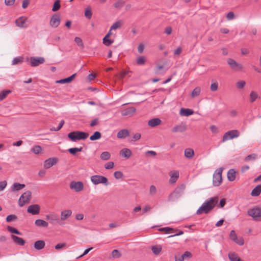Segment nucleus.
Returning <instances> with one entry per match:
<instances>
[{"label": "nucleus", "instance_id": "nucleus-37", "mask_svg": "<svg viewBox=\"0 0 261 261\" xmlns=\"http://www.w3.org/2000/svg\"><path fill=\"white\" fill-rule=\"evenodd\" d=\"M179 177V173L178 172H174L172 175L170 177V178L169 179V182L171 184H174L175 183L177 178Z\"/></svg>", "mask_w": 261, "mask_h": 261}, {"label": "nucleus", "instance_id": "nucleus-8", "mask_svg": "<svg viewBox=\"0 0 261 261\" xmlns=\"http://www.w3.org/2000/svg\"><path fill=\"white\" fill-rule=\"evenodd\" d=\"M32 196V193L28 191L22 194L19 199V205L22 207L26 203H29Z\"/></svg>", "mask_w": 261, "mask_h": 261}, {"label": "nucleus", "instance_id": "nucleus-19", "mask_svg": "<svg viewBox=\"0 0 261 261\" xmlns=\"http://www.w3.org/2000/svg\"><path fill=\"white\" fill-rule=\"evenodd\" d=\"M129 132L127 129H123L117 133V137L118 139H124L129 136Z\"/></svg>", "mask_w": 261, "mask_h": 261}, {"label": "nucleus", "instance_id": "nucleus-50", "mask_svg": "<svg viewBox=\"0 0 261 261\" xmlns=\"http://www.w3.org/2000/svg\"><path fill=\"white\" fill-rule=\"evenodd\" d=\"M17 219V217L14 214L9 215L6 218V221L8 222H11L16 220Z\"/></svg>", "mask_w": 261, "mask_h": 261}, {"label": "nucleus", "instance_id": "nucleus-39", "mask_svg": "<svg viewBox=\"0 0 261 261\" xmlns=\"http://www.w3.org/2000/svg\"><path fill=\"white\" fill-rule=\"evenodd\" d=\"M100 157L101 160L107 161L110 159L111 154L108 151H104L101 153Z\"/></svg>", "mask_w": 261, "mask_h": 261}, {"label": "nucleus", "instance_id": "nucleus-6", "mask_svg": "<svg viewBox=\"0 0 261 261\" xmlns=\"http://www.w3.org/2000/svg\"><path fill=\"white\" fill-rule=\"evenodd\" d=\"M248 215L252 217L255 221L261 220V208L258 207H254L247 211Z\"/></svg>", "mask_w": 261, "mask_h": 261}, {"label": "nucleus", "instance_id": "nucleus-5", "mask_svg": "<svg viewBox=\"0 0 261 261\" xmlns=\"http://www.w3.org/2000/svg\"><path fill=\"white\" fill-rule=\"evenodd\" d=\"M223 168L221 167L217 169L213 174V185L214 186H219L222 183V173Z\"/></svg>", "mask_w": 261, "mask_h": 261}, {"label": "nucleus", "instance_id": "nucleus-17", "mask_svg": "<svg viewBox=\"0 0 261 261\" xmlns=\"http://www.w3.org/2000/svg\"><path fill=\"white\" fill-rule=\"evenodd\" d=\"M187 126L185 124L181 123L176 126H175L172 128V132L173 133H182L187 130Z\"/></svg>", "mask_w": 261, "mask_h": 261}, {"label": "nucleus", "instance_id": "nucleus-36", "mask_svg": "<svg viewBox=\"0 0 261 261\" xmlns=\"http://www.w3.org/2000/svg\"><path fill=\"white\" fill-rule=\"evenodd\" d=\"M101 137V134L99 132L96 131L90 137L91 141H95L99 139Z\"/></svg>", "mask_w": 261, "mask_h": 261}, {"label": "nucleus", "instance_id": "nucleus-55", "mask_svg": "<svg viewBox=\"0 0 261 261\" xmlns=\"http://www.w3.org/2000/svg\"><path fill=\"white\" fill-rule=\"evenodd\" d=\"M64 124V121L63 120H62L60 121V122L59 123V124L57 127H56V128L53 127V128H51V130H54L56 132L58 131L62 127Z\"/></svg>", "mask_w": 261, "mask_h": 261}, {"label": "nucleus", "instance_id": "nucleus-42", "mask_svg": "<svg viewBox=\"0 0 261 261\" xmlns=\"http://www.w3.org/2000/svg\"><path fill=\"white\" fill-rule=\"evenodd\" d=\"M31 150L34 153L38 154L41 151L42 148L40 146L36 145L31 149Z\"/></svg>", "mask_w": 261, "mask_h": 261}, {"label": "nucleus", "instance_id": "nucleus-18", "mask_svg": "<svg viewBox=\"0 0 261 261\" xmlns=\"http://www.w3.org/2000/svg\"><path fill=\"white\" fill-rule=\"evenodd\" d=\"M136 111L135 107H131L127 108L121 111V115L122 116H132Z\"/></svg>", "mask_w": 261, "mask_h": 261}, {"label": "nucleus", "instance_id": "nucleus-45", "mask_svg": "<svg viewBox=\"0 0 261 261\" xmlns=\"http://www.w3.org/2000/svg\"><path fill=\"white\" fill-rule=\"evenodd\" d=\"M11 92L10 90H4L0 93V100L2 101L5 99L9 93Z\"/></svg>", "mask_w": 261, "mask_h": 261}, {"label": "nucleus", "instance_id": "nucleus-38", "mask_svg": "<svg viewBox=\"0 0 261 261\" xmlns=\"http://www.w3.org/2000/svg\"><path fill=\"white\" fill-rule=\"evenodd\" d=\"M7 229L10 232L12 233H14L20 236L22 235V233L21 232H20L16 228L12 226H8Z\"/></svg>", "mask_w": 261, "mask_h": 261}, {"label": "nucleus", "instance_id": "nucleus-28", "mask_svg": "<svg viewBox=\"0 0 261 261\" xmlns=\"http://www.w3.org/2000/svg\"><path fill=\"white\" fill-rule=\"evenodd\" d=\"M236 175V172L233 169H230L227 172V178L230 181H232L235 180Z\"/></svg>", "mask_w": 261, "mask_h": 261}, {"label": "nucleus", "instance_id": "nucleus-64", "mask_svg": "<svg viewBox=\"0 0 261 261\" xmlns=\"http://www.w3.org/2000/svg\"><path fill=\"white\" fill-rule=\"evenodd\" d=\"M234 13L232 12H230L227 14L226 18L228 20H232L234 18Z\"/></svg>", "mask_w": 261, "mask_h": 261}, {"label": "nucleus", "instance_id": "nucleus-11", "mask_svg": "<svg viewBox=\"0 0 261 261\" xmlns=\"http://www.w3.org/2000/svg\"><path fill=\"white\" fill-rule=\"evenodd\" d=\"M69 187L76 192L82 191L84 189V185L82 181H72L70 182Z\"/></svg>", "mask_w": 261, "mask_h": 261}, {"label": "nucleus", "instance_id": "nucleus-10", "mask_svg": "<svg viewBox=\"0 0 261 261\" xmlns=\"http://www.w3.org/2000/svg\"><path fill=\"white\" fill-rule=\"evenodd\" d=\"M229 238L232 241L239 245L242 246L244 244L243 238L242 237L238 238L235 231L233 230L230 231L229 234Z\"/></svg>", "mask_w": 261, "mask_h": 261}, {"label": "nucleus", "instance_id": "nucleus-14", "mask_svg": "<svg viewBox=\"0 0 261 261\" xmlns=\"http://www.w3.org/2000/svg\"><path fill=\"white\" fill-rule=\"evenodd\" d=\"M40 207L38 204H32L28 206L27 212L33 215L39 214Z\"/></svg>", "mask_w": 261, "mask_h": 261}, {"label": "nucleus", "instance_id": "nucleus-48", "mask_svg": "<svg viewBox=\"0 0 261 261\" xmlns=\"http://www.w3.org/2000/svg\"><path fill=\"white\" fill-rule=\"evenodd\" d=\"M257 158V155L255 153H253V154H249L248 155H247L245 159H244V161L245 162H249L251 160H254L256 159Z\"/></svg>", "mask_w": 261, "mask_h": 261}, {"label": "nucleus", "instance_id": "nucleus-33", "mask_svg": "<svg viewBox=\"0 0 261 261\" xmlns=\"http://www.w3.org/2000/svg\"><path fill=\"white\" fill-rule=\"evenodd\" d=\"M162 248L160 245H154L152 246L151 250L155 255H159L161 252Z\"/></svg>", "mask_w": 261, "mask_h": 261}, {"label": "nucleus", "instance_id": "nucleus-2", "mask_svg": "<svg viewBox=\"0 0 261 261\" xmlns=\"http://www.w3.org/2000/svg\"><path fill=\"white\" fill-rule=\"evenodd\" d=\"M185 189V185L181 184V185L178 186L168 196V200L169 201H173L178 199L182 195Z\"/></svg>", "mask_w": 261, "mask_h": 261}, {"label": "nucleus", "instance_id": "nucleus-27", "mask_svg": "<svg viewBox=\"0 0 261 261\" xmlns=\"http://www.w3.org/2000/svg\"><path fill=\"white\" fill-rule=\"evenodd\" d=\"M45 243L43 240H38L34 243V247L37 250H40L44 248Z\"/></svg>", "mask_w": 261, "mask_h": 261}, {"label": "nucleus", "instance_id": "nucleus-51", "mask_svg": "<svg viewBox=\"0 0 261 261\" xmlns=\"http://www.w3.org/2000/svg\"><path fill=\"white\" fill-rule=\"evenodd\" d=\"M121 25V23L119 21H116L113 24L111 27L110 30L111 31L112 30H116L119 28H120Z\"/></svg>", "mask_w": 261, "mask_h": 261}, {"label": "nucleus", "instance_id": "nucleus-60", "mask_svg": "<svg viewBox=\"0 0 261 261\" xmlns=\"http://www.w3.org/2000/svg\"><path fill=\"white\" fill-rule=\"evenodd\" d=\"M114 163L113 162H110L105 164V167L106 169H111L114 167Z\"/></svg>", "mask_w": 261, "mask_h": 261}, {"label": "nucleus", "instance_id": "nucleus-12", "mask_svg": "<svg viewBox=\"0 0 261 261\" xmlns=\"http://www.w3.org/2000/svg\"><path fill=\"white\" fill-rule=\"evenodd\" d=\"M45 61L44 58L41 57H33L30 58V65L32 67L38 66L43 64Z\"/></svg>", "mask_w": 261, "mask_h": 261}, {"label": "nucleus", "instance_id": "nucleus-30", "mask_svg": "<svg viewBox=\"0 0 261 261\" xmlns=\"http://www.w3.org/2000/svg\"><path fill=\"white\" fill-rule=\"evenodd\" d=\"M35 224L36 226L39 227H47L48 225V223L42 219H37L35 221Z\"/></svg>", "mask_w": 261, "mask_h": 261}, {"label": "nucleus", "instance_id": "nucleus-44", "mask_svg": "<svg viewBox=\"0 0 261 261\" xmlns=\"http://www.w3.org/2000/svg\"><path fill=\"white\" fill-rule=\"evenodd\" d=\"M61 7L60 2L59 0H57L54 4L52 11L54 12H56L58 11Z\"/></svg>", "mask_w": 261, "mask_h": 261}, {"label": "nucleus", "instance_id": "nucleus-21", "mask_svg": "<svg viewBox=\"0 0 261 261\" xmlns=\"http://www.w3.org/2000/svg\"><path fill=\"white\" fill-rule=\"evenodd\" d=\"M112 34L111 30H110L107 35L103 38V43L107 46H110L114 42L113 40L109 39Z\"/></svg>", "mask_w": 261, "mask_h": 261}, {"label": "nucleus", "instance_id": "nucleus-20", "mask_svg": "<svg viewBox=\"0 0 261 261\" xmlns=\"http://www.w3.org/2000/svg\"><path fill=\"white\" fill-rule=\"evenodd\" d=\"M11 237L12 240L14 241V242L17 245L23 246L25 243L24 240L12 234L11 236Z\"/></svg>", "mask_w": 261, "mask_h": 261}, {"label": "nucleus", "instance_id": "nucleus-49", "mask_svg": "<svg viewBox=\"0 0 261 261\" xmlns=\"http://www.w3.org/2000/svg\"><path fill=\"white\" fill-rule=\"evenodd\" d=\"M125 2L123 0H119L114 4V7L117 9L121 8L124 5Z\"/></svg>", "mask_w": 261, "mask_h": 261}, {"label": "nucleus", "instance_id": "nucleus-4", "mask_svg": "<svg viewBox=\"0 0 261 261\" xmlns=\"http://www.w3.org/2000/svg\"><path fill=\"white\" fill-rule=\"evenodd\" d=\"M91 182L95 185L99 184H103L105 186L109 185L108 179L105 176L102 175H95L90 177Z\"/></svg>", "mask_w": 261, "mask_h": 261}, {"label": "nucleus", "instance_id": "nucleus-35", "mask_svg": "<svg viewBox=\"0 0 261 261\" xmlns=\"http://www.w3.org/2000/svg\"><path fill=\"white\" fill-rule=\"evenodd\" d=\"M50 222L51 223H54L55 222H56L60 225H63V223L61 222V221L57 218V215L54 213L51 214Z\"/></svg>", "mask_w": 261, "mask_h": 261}, {"label": "nucleus", "instance_id": "nucleus-34", "mask_svg": "<svg viewBox=\"0 0 261 261\" xmlns=\"http://www.w3.org/2000/svg\"><path fill=\"white\" fill-rule=\"evenodd\" d=\"M24 58L23 57H17L14 58L12 61V65H15L22 63L23 62Z\"/></svg>", "mask_w": 261, "mask_h": 261}, {"label": "nucleus", "instance_id": "nucleus-40", "mask_svg": "<svg viewBox=\"0 0 261 261\" xmlns=\"http://www.w3.org/2000/svg\"><path fill=\"white\" fill-rule=\"evenodd\" d=\"M201 89L199 87H196L191 93V96L192 97H195L198 96L200 93Z\"/></svg>", "mask_w": 261, "mask_h": 261}, {"label": "nucleus", "instance_id": "nucleus-58", "mask_svg": "<svg viewBox=\"0 0 261 261\" xmlns=\"http://www.w3.org/2000/svg\"><path fill=\"white\" fill-rule=\"evenodd\" d=\"M183 257L184 259H187L192 256V253L189 251H186L182 255H181Z\"/></svg>", "mask_w": 261, "mask_h": 261}, {"label": "nucleus", "instance_id": "nucleus-26", "mask_svg": "<svg viewBox=\"0 0 261 261\" xmlns=\"http://www.w3.org/2000/svg\"><path fill=\"white\" fill-rule=\"evenodd\" d=\"M261 192V184L257 185L251 191L250 195L253 197L259 195Z\"/></svg>", "mask_w": 261, "mask_h": 261}, {"label": "nucleus", "instance_id": "nucleus-24", "mask_svg": "<svg viewBox=\"0 0 261 261\" xmlns=\"http://www.w3.org/2000/svg\"><path fill=\"white\" fill-rule=\"evenodd\" d=\"M72 211L70 210L62 211L61 213V220L64 221L71 216Z\"/></svg>", "mask_w": 261, "mask_h": 261}, {"label": "nucleus", "instance_id": "nucleus-25", "mask_svg": "<svg viewBox=\"0 0 261 261\" xmlns=\"http://www.w3.org/2000/svg\"><path fill=\"white\" fill-rule=\"evenodd\" d=\"M193 113L194 111L190 109L181 108L179 111V114L184 116H189Z\"/></svg>", "mask_w": 261, "mask_h": 261}, {"label": "nucleus", "instance_id": "nucleus-23", "mask_svg": "<svg viewBox=\"0 0 261 261\" xmlns=\"http://www.w3.org/2000/svg\"><path fill=\"white\" fill-rule=\"evenodd\" d=\"M161 123V120L160 119L158 118L151 119L148 122V125L151 127L156 126L160 125Z\"/></svg>", "mask_w": 261, "mask_h": 261}, {"label": "nucleus", "instance_id": "nucleus-13", "mask_svg": "<svg viewBox=\"0 0 261 261\" xmlns=\"http://www.w3.org/2000/svg\"><path fill=\"white\" fill-rule=\"evenodd\" d=\"M60 21V15L55 14L51 17L49 24L51 27L56 28L59 25Z\"/></svg>", "mask_w": 261, "mask_h": 261}, {"label": "nucleus", "instance_id": "nucleus-29", "mask_svg": "<svg viewBox=\"0 0 261 261\" xmlns=\"http://www.w3.org/2000/svg\"><path fill=\"white\" fill-rule=\"evenodd\" d=\"M75 75H76V73H74V74H72V75L70 76L69 77L57 81L56 82L58 83H60V84H65V83H70L74 79Z\"/></svg>", "mask_w": 261, "mask_h": 261}, {"label": "nucleus", "instance_id": "nucleus-52", "mask_svg": "<svg viewBox=\"0 0 261 261\" xmlns=\"http://www.w3.org/2000/svg\"><path fill=\"white\" fill-rule=\"evenodd\" d=\"M245 84H246V83L245 81H238V82H237L236 86H237V88H238L239 89H241L244 87Z\"/></svg>", "mask_w": 261, "mask_h": 261}, {"label": "nucleus", "instance_id": "nucleus-32", "mask_svg": "<svg viewBox=\"0 0 261 261\" xmlns=\"http://www.w3.org/2000/svg\"><path fill=\"white\" fill-rule=\"evenodd\" d=\"M25 187L24 184L15 182L12 186V191H17L23 189Z\"/></svg>", "mask_w": 261, "mask_h": 261}, {"label": "nucleus", "instance_id": "nucleus-22", "mask_svg": "<svg viewBox=\"0 0 261 261\" xmlns=\"http://www.w3.org/2000/svg\"><path fill=\"white\" fill-rule=\"evenodd\" d=\"M132 154V152L129 149L123 148L120 151V155L126 158H129Z\"/></svg>", "mask_w": 261, "mask_h": 261}, {"label": "nucleus", "instance_id": "nucleus-43", "mask_svg": "<svg viewBox=\"0 0 261 261\" xmlns=\"http://www.w3.org/2000/svg\"><path fill=\"white\" fill-rule=\"evenodd\" d=\"M250 101L251 102H253L257 98L258 95L254 91H251L250 93Z\"/></svg>", "mask_w": 261, "mask_h": 261}, {"label": "nucleus", "instance_id": "nucleus-62", "mask_svg": "<svg viewBox=\"0 0 261 261\" xmlns=\"http://www.w3.org/2000/svg\"><path fill=\"white\" fill-rule=\"evenodd\" d=\"M68 151L70 154L75 155L76 153L77 152V149H76V147L71 148L68 149Z\"/></svg>", "mask_w": 261, "mask_h": 261}, {"label": "nucleus", "instance_id": "nucleus-15", "mask_svg": "<svg viewBox=\"0 0 261 261\" xmlns=\"http://www.w3.org/2000/svg\"><path fill=\"white\" fill-rule=\"evenodd\" d=\"M58 162V159L56 158H51L46 160L44 162V167L46 169H49Z\"/></svg>", "mask_w": 261, "mask_h": 261}, {"label": "nucleus", "instance_id": "nucleus-61", "mask_svg": "<svg viewBox=\"0 0 261 261\" xmlns=\"http://www.w3.org/2000/svg\"><path fill=\"white\" fill-rule=\"evenodd\" d=\"M7 182L6 180L0 182V191H3L7 186Z\"/></svg>", "mask_w": 261, "mask_h": 261}, {"label": "nucleus", "instance_id": "nucleus-16", "mask_svg": "<svg viewBox=\"0 0 261 261\" xmlns=\"http://www.w3.org/2000/svg\"><path fill=\"white\" fill-rule=\"evenodd\" d=\"M27 18L25 17L21 16L19 17L15 20L16 25L20 28H27L25 25L27 22Z\"/></svg>", "mask_w": 261, "mask_h": 261}, {"label": "nucleus", "instance_id": "nucleus-31", "mask_svg": "<svg viewBox=\"0 0 261 261\" xmlns=\"http://www.w3.org/2000/svg\"><path fill=\"white\" fill-rule=\"evenodd\" d=\"M194 155V150L191 148H187L185 150V156L188 159H191Z\"/></svg>", "mask_w": 261, "mask_h": 261}, {"label": "nucleus", "instance_id": "nucleus-56", "mask_svg": "<svg viewBox=\"0 0 261 261\" xmlns=\"http://www.w3.org/2000/svg\"><path fill=\"white\" fill-rule=\"evenodd\" d=\"M211 90L212 91H216L218 89V84L217 82L212 83L210 87Z\"/></svg>", "mask_w": 261, "mask_h": 261}, {"label": "nucleus", "instance_id": "nucleus-47", "mask_svg": "<svg viewBox=\"0 0 261 261\" xmlns=\"http://www.w3.org/2000/svg\"><path fill=\"white\" fill-rule=\"evenodd\" d=\"M74 41L77 44V45L81 47L82 48L84 47V44L83 43V41L80 37H76L74 38Z\"/></svg>", "mask_w": 261, "mask_h": 261}, {"label": "nucleus", "instance_id": "nucleus-41", "mask_svg": "<svg viewBox=\"0 0 261 261\" xmlns=\"http://www.w3.org/2000/svg\"><path fill=\"white\" fill-rule=\"evenodd\" d=\"M85 16L88 19H90L92 15V13L91 11V9L90 7H88L85 11Z\"/></svg>", "mask_w": 261, "mask_h": 261}, {"label": "nucleus", "instance_id": "nucleus-53", "mask_svg": "<svg viewBox=\"0 0 261 261\" xmlns=\"http://www.w3.org/2000/svg\"><path fill=\"white\" fill-rule=\"evenodd\" d=\"M115 178L117 179H121L123 176V174L121 171H116L114 173Z\"/></svg>", "mask_w": 261, "mask_h": 261}, {"label": "nucleus", "instance_id": "nucleus-59", "mask_svg": "<svg viewBox=\"0 0 261 261\" xmlns=\"http://www.w3.org/2000/svg\"><path fill=\"white\" fill-rule=\"evenodd\" d=\"M141 135L140 133H136L134 135L133 137V139L130 140V141L135 142L138 140H139L141 138Z\"/></svg>", "mask_w": 261, "mask_h": 261}, {"label": "nucleus", "instance_id": "nucleus-57", "mask_svg": "<svg viewBox=\"0 0 261 261\" xmlns=\"http://www.w3.org/2000/svg\"><path fill=\"white\" fill-rule=\"evenodd\" d=\"M156 187L153 185H151L150 187V189H149V194L151 195H154L156 194Z\"/></svg>", "mask_w": 261, "mask_h": 261}, {"label": "nucleus", "instance_id": "nucleus-3", "mask_svg": "<svg viewBox=\"0 0 261 261\" xmlns=\"http://www.w3.org/2000/svg\"><path fill=\"white\" fill-rule=\"evenodd\" d=\"M68 137L72 142H76L81 140H85L89 136L87 133L81 131H73L68 134Z\"/></svg>", "mask_w": 261, "mask_h": 261}, {"label": "nucleus", "instance_id": "nucleus-54", "mask_svg": "<svg viewBox=\"0 0 261 261\" xmlns=\"http://www.w3.org/2000/svg\"><path fill=\"white\" fill-rule=\"evenodd\" d=\"M112 255L114 258H119L121 256V254L118 250L115 249L112 251Z\"/></svg>", "mask_w": 261, "mask_h": 261}, {"label": "nucleus", "instance_id": "nucleus-7", "mask_svg": "<svg viewBox=\"0 0 261 261\" xmlns=\"http://www.w3.org/2000/svg\"><path fill=\"white\" fill-rule=\"evenodd\" d=\"M240 136V132L237 129H233L227 132L224 134L222 139V142L238 138Z\"/></svg>", "mask_w": 261, "mask_h": 261}, {"label": "nucleus", "instance_id": "nucleus-9", "mask_svg": "<svg viewBox=\"0 0 261 261\" xmlns=\"http://www.w3.org/2000/svg\"><path fill=\"white\" fill-rule=\"evenodd\" d=\"M227 63L230 66V68L236 72L240 71L243 68L242 65L238 63L234 60L231 58H229L227 59Z\"/></svg>", "mask_w": 261, "mask_h": 261}, {"label": "nucleus", "instance_id": "nucleus-63", "mask_svg": "<svg viewBox=\"0 0 261 261\" xmlns=\"http://www.w3.org/2000/svg\"><path fill=\"white\" fill-rule=\"evenodd\" d=\"M15 0H5V4L6 6H12L15 2Z\"/></svg>", "mask_w": 261, "mask_h": 261}, {"label": "nucleus", "instance_id": "nucleus-46", "mask_svg": "<svg viewBox=\"0 0 261 261\" xmlns=\"http://www.w3.org/2000/svg\"><path fill=\"white\" fill-rule=\"evenodd\" d=\"M146 59L144 56L139 57L136 60L137 64L138 65H142L144 64Z\"/></svg>", "mask_w": 261, "mask_h": 261}, {"label": "nucleus", "instance_id": "nucleus-1", "mask_svg": "<svg viewBox=\"0 0 261 261\" xmlns=\"http://www.w3.org/2000/svg\"><path fill=\"white\" fill-rule=\"evenodd\" d=\"M218 200L216 198H211L202 203L201 206L197 210L196 214L200 215L202 213H208L215 206Z\"/></svg>", "mask_w": 261, "mask_h": 261}]
</instances>
